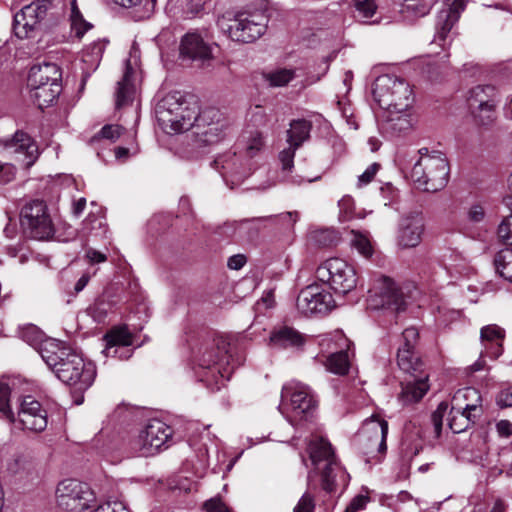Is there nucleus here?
Returning a JSON list of instances; mask_svg holds the SVG:
<instances>
[{
	"label": "nucleus",
	"mask_w": 512,
	"mask_h": 512,
	"mask_svg": "<svg viewBox=\"0 0 512 512\" xmlns=\"http://www.w3.org/2000/svg\"><path fill=\"white\" fill-rule=\"evenodd\" d=\"M496 402L501 408L512 407V386L501 390L497 395Z\"/></svg>",
	"instance_id": "0e129e2a"
},
{
	"label": "nucleus",
	"mask_w": 512,
	"mask_h": 512,
	"mask_svg": "<svg viewBox=\"0 0 512 512\" xmlns=\"http://www.w3.org/2000/svg\"><path fill=\"white\" fill-rule=\"evenodd\" d=\"M18 419L24 429L41 432L47 427V414L32 396H24L19 403Z\"/></svg>",
	"instance_id": "412c9836"
},
{
	"label": "nucleus",
	"mask_w": 512,
	"mask_h": 512,
	"mask_svg": "<svg viewBox=\"0 0 512 512\" xmlns=\"http://www.w3.org/2000/svg\"><path fill=\"white\" fill-rule=\"evenodd\" d=\"M505 330L496 324L481 328L480 339L485 348V354L491 358H498L503 352Z\"/></svg>",
	"instance_id": "a878e982"
},
{
	"label": "nucleus",
	"mask_w": 512,
	"mask_h": 512,
	"mask_svg": "<svg viewBox=\"0 0 512 512\" xmlns=\"http://www.w3.org/2000/svg\"><path fill=\"white\" fill-rule=\"evenodd\" d=\"M481 414L455 411L451 408L448 418V425L454 433L465 431L471 424H474Z\"/></svg>",
	"instance_id": "c9c22d12"
},
{
	"label": "nucleus",
	"mask_w": 512,
	"mask_h": 512,
	"mask_svg": "<svg viewBox=\"0 0 512 512\" xmlns=\"http://www.w3.org/2000/svg\"><path fill=\"white\" fill-rule=\"evenodd\" d=\"M481 395L479 391L472 387H466L458 390L451 400V408L455 411H466L481 414Z\"/></svg>",
	"instance_id": "cd10ccee"
},
{
	"label": "nucleus",
	"mask_w": 512,
	"mask_h": 512,
	"mask_svg": "<svg viewBox=\"0 0 512 512\" xmlns=\"http://www.w3.org/2000/svg\"><path fill=\"white\" fill-rule=\"evenodd\" d=\"M16 169L12 164L0 163V183H8L15 177Z\"/></svg>",
	"instance_id": "680f3d73"
},
{
	"label": "nucleus",
	"mask_w": 512,
	"mask_h": 512,
	"mask_svg": "<svg viewBox=\"0 0 512 512\" xmlns=\"http://www.w3.org/2000/svg\"><path fill=\"white\" fill-rule=\"evenodd\" d=\"M106 44L98 40L90 44L83 52V62L88 64L92 71H95L100 64Z\"/></svg>",
	"instance_id": "ea45409f"
},
{
	"label": "nucleus",
	"mask_w": 512,
	"mask_h": 512,
	"mask_svg": "<svg viewBox=\"0 0 512 512\" xmlns=\"http://www.w3.org/2000/svg\"><path fill=\"white\" fill-rule=\"evenodd\" d=\"M213 166L225 180L230 176L232 181H240L248 174L245 165L234 152L218 156L214 160Z\"/></svg>",
	"instance_id": "393cba45"
},
{
	"label": "nucleus",
	"mask_w": 512,
	"mask_h": 512,
	"mask_svg": "<svg viewBox=\"0 0 512 512\" xmlns=\"http://www.w3.org/2000/svg\"><path fill=\"white\" fill-rule=\"evenodd\" d=\"M36 350L45 363L53 370L64 356L69 355L70 349L61 347L54 340L45 339Z\"/></svg>",
	"instance_id": "473e14b6"
},
{
	"label": "nucleus",
	"mask_w": 512,
	"mask_h": 512,
	"mask_svg": "<svg viewBox=\"0 0 512 512\" xmlns=\"http://www.w3.org/2000/svg\"><path fill=\"white\" fill-rule=\"evenodd\" d=\"M296 306L301 314L310 316L326 314L336 306V303L331 293L320 290L316 285H309L299 293Z\"/></svg>",
	"instance_id": "ddd939ff"
},
{
	"label": "nucleus",
	"mask_w": 512,
	"mask_h": 512,
	"mask_svg": "<svg viewBox=\"0 0 512 512\" xmlns=\"http://www.w3.org/2000/svg\"><path fill=\"white\" fill-rule=\"evenodd\" d=\"M106 347L103 353L106 356H115L117 346H130L133 343L132 335L126 327L114 328L104 336Z\"/></svg>",
	"instance_id": "72a5a7b5"
},
{
	"label": "nucleus",
	"mask_w": 512,
	"mask_h": 512,
	"mask_svg": "<svg viewBox=\"0 0 512 512\" xmlns=\"http://www.w3.org/2000/svg\"><path fill=\"white\" fill-rule=\"evenodd\" d=\"M424 232V220L420 213H409L403 216L398 225L397 245L402 249L418 246Z\"/></svg>",
	"instance_id": "6ab92c4d"
},
{
	"label": "nucleus",
	"mask_w": 512,
	"mask_h": 512,
	"mask_svg": "<svg viewBox=\"0 0 512 512\" xmlns=\"http://www.w3.org/2000/svg\"><path fill=\"white\" fill-rule=\"evenodd\" d=\"M266 81L273 87H281L288 84L294 78V70L280 68L264 75Z\"/></svg>",
	"instance_id": "79ce46f5"
},
{
	"label": "nucleus",
	"mask_w": 512,
	"mask_h": 512,
	"mask_svg": "<svg viewBox=\"0 0 512 512\" xmlns=\"http://www.w3.org/2000/svg\"><path fill=\"white\" fill-rule=\"evenodd\" d=\"M387 115L383 123V129L392 135L400 134L411 129L412 115L411 108L407 110H386Z\"/></svg>",
	"instance_id": "7c9ffc66"
},
{
	"label": "nucleus",
	"mask_w": 512,
	"mask_h": 512,
	"mask_svg": "<svg viewBox=\"0 0 512 512\" xmlns=\"http://www.w3.org/2000/svg\"><path fill=\"white\" fill-rule=\"evenodd\" d=\"M496 95V88L492 85H478L470 90L469 108L483 125L492 121V115L498 102Z\"/></svg>",
	"instance_id": "dca6fc26"
},
{
	"label": "nucleus",
	"mask_w": 512,
	"mask_h": 512,
	"mask_svg": "<svg viewBox=\"0 0 512 512\" xmlns=\"http://www.w3.org/2000/svg\"><path fill=\"white\" fill-rule=\"evenodd\" d=\"M282 399L290 398L292 411L299 416H304L316 407V400L309 386L291 381L285 384L281 393Z\"/></svg>",
	"instance_id": "a211bd4d"
},
{
	"label": "nucleus",
	"mask_w": 512,
	"mask_h": 512,
	"mask_svg": "<svg viewBox=\"0 0 512 512\" xmlns=\"http://www.w3.org/2000/svg\"><path fill=\"white\" fill-rule=\"evenodd\" d=\"M263 147V137L261 133L256 132L247 143L246 152L249 157H253Z\"/></svg>",
	"instance_id": "052dcab7"
},
{
	"label": "nucleus",
	"mask_w": 512,
	"mask_h": 512,
	"mask_svg": "<svg viewBox=\"0 0 512 512\" xmlns=\"http://www.w3.org/2000/svg\"><path fill=\"white\" fill-rule=\"evenodd\" d=\"M315 510V500L313 495L308 492H305L296 506L293 509V512H314Z\"/></svg>",
	"instance_id": "603ef678"
},
{
	"label": "nucleus",
	"mask_w": 512,
	"mask_h": 512,
	"mask_svg": "<svg viewBox=\"0 0 512 512\" xmlns=\"http://www.w3.org/2000/svg\"><path fill=\"white\" fill-rule=\"evenodd\" d=\"M173 430L161 420L150 421L139 435L131 442V449L136 456L155 455L170 440Z\"/></svg>",
	"instance_id": "9b49d317"
},
{
	"label": "nucleus",
	"mask_w": 512,
	"mask_h": 512,
	"mask_svg": "<svg viewBox=\"0 0 512 512\" xmlns=\"http://www.w3.org/2000/svg\"><path fill=\"white\" fill-rule=\"evenodd\" d=\"M9 470L14 474L31 476L35 471L36 467L34 463L26 457L19 456L9 464Z\"/></svg>",
	"instance_id": "c03bdc74"
},
{
	"label": "nucleus",
	"mask_w": 512,
	"mask_h": 512,
	"mask_svg": "<svg viewBox=\"0 0 512 512\" xmlns=\"http://www.w3.org/2000/svg\"><path fill=\"white\" fill-rule=\"evenodd\" d=\"M328 371L337 374L345 375L349 371L350 361L347 350L341 349L338 352L332 353L325 362Z\"/></svg>",
	"instance_id": "58836bf2"
},
{
	"label": "nucleus",
	"mask_w": 512,
	"mask_h": 512,
	"mask_svg": "<svg viewBox=\"0 0 512 512\" xmlns=\"http://www.w3.org/2000/svg\"><path fill=\"white\" fill-rule=\"evenodd\" d=\"M353 6L363 22H367L377 12L378 5L375 0H352Z\"/></svg>",
	"instance_id": "37998d69"
},
{
	"label": "nucleus",
	"mask_w": 512,
	"mask_h": 512,
	"mask_svg": "<svg viewBox=\"0 0 512 512\" xmlns=\"http://www.w3.org/2000/svg\"><path fill=\"white\" fill-rule=\"evenodd\" d=\"M267 16L262 11L226 12L217 19V26L232 41L252 43L266 32Z\"/></svg>",
	"instance_id": "f03ea898"
},
{
	"label": "nucleus",
	"mask_w": 512,
	"mask_h": 512,
	"mask_svg": "<svg viewBox=\"0 0 512 512\" xmlns=\"http://www.w3.org/2000/svg\"><path fill=\"white\" fill-rule=\"evenodd\" d=\"M86 258L90 264L102 263L107 260V257L104 253L97 251L94 248H88L86 250Z\"/></svg>",
	"instance_id": "338daca9"
},
{
	"label": "nucleus",
	"mask_w": 512,
	"mask_h": 512,
	"mask_svg": "<svg viewBox=\"0 0 512 512\" xmlns=\"http://www.w3.org/2000/svg\"><path fill=\"white\" fill-rule=\"evenodd\" d=\"M61 81V71L58 65L54 63H44L33 66L28 76V85L31 88L41 87L50 83Z\"/></svg>",
	"instance_id": "c756f323"
},
{
	"label": "nucleus",
	"mask_w": 512,
	"mask_h": 512,
	"mask_svg": "<svg viewBox=\"0 0 512 512\" xmlns=\"http://www.w3.org/2000/svg\"><path fill=\"white\" fill-rule=\"evenodd\" d=\"M305 343V338L291 327H280L271 332L270 345L275 348H299Z\"/></svg>",
	"instance_id": "2f4dec72"
},
{
	"label": "nucleus",
	"mask_w": 512,
	"mask_h": 512,
	"mask_svg": "<svg viewBox=\"0 0 512 512\" xmlns=\"http://www.w3.org/2000/svg\"><path fill=\"white\" fill-rule=\"evenodd\" d=\"M56 500L63 512H87L97 502L90 487L75 479H66L58 484Z\"/></svg>",
	"instance_id": "0eeeda50"
},
{
	"label": "nucleus",
	"mask_w": 512,
	"mask_h": 512,
	"mask_svg": "<svg viewBox=\"0 0 512 512\" xmlns=\"http://www.w3.org/2000/svg\"><path fill=\"white\" fill-rule=\"evenodd\" d=\"M499 239L507 245H512V215L505 217L498 227Z\"/></svg>",
	"instance_id": "09e8293b"
},
{
	"label": "nucleus",
	"mask_w": 512,
	"mask_h": 512,
	"mask_svg": "<svg viewBox=\"0 0 512 512\" xmlns=\"http://www.w3.org/2000/svg\"><path fill=\"white\" fill-rule=\"evenodd\" d=\"M2 144L9 153L16 155L26 168H30L38 158L39 151L36 142L23 131H16Z\"/></svg>",
	"instance_id": "aec40b11"
},
{
	"label": "nucleus",
	"mask_w": 512,
	"mask_h": 512,
	"mask_svg": "<svg viewBox=\"0 0 512 512\" xmlns=\"http://www.w3.org/2000/svg\"><path fill=\"white\" fill-rule=\"evenodd\" d=\"M399 368L405 373L412 375L423 374V362L415 354L413 349L399 348L397 353Z\"/></svg>",
	"instance_id": "f704fd0d"
},
{
	"label": "nucleus",
	"mask_w": 512,
	"mask_h": 512,
	"mask_svg": "<svg viewBox=\"0 0 512 512\" xmlns=\"http://www.w3.org/2000/svg\"><path fill=\"white\" fill-rule=\"evenodd\" d=\"M374 290V294L369 297L372 308H386L396 312L404 309L403 294L391 278L380 276L376 280Z\"/></svg>",
	"instance_id": "4468645a"
},
{
	"label": "nucleus",
	"mask_w": 512,
	"mask_h": 512,
	"mask_svg": "<svg viewBox=\"0 0 512 512\" xmlns=\"http://www.w3.org/2000/svg\"><path fill=\"white\" fill-rule=\"evenodd\" d=\"M91 27L92 25L86 22L83 18L71 22V29L74 31L75 36L79 39L82 38L85 32Z\"/></svg>",
	"instance_id": "69168bd1"
},
{
	"label": "nucleus",
	"mask_w": 512,
	"mask_h": 512,
	"mask_svg": "<svg viewBox=\"0 0 512 512\" xmlns=\"http://www.w3.org/2000/svg\"><path fill=\"white\" fill-rule=\"evenodd\" d=\"M447 409H448V404L446 402H441L431 416V421L434 426V432H435L436 437H439L441 434L442 425H443V417H444Z\"/></svg>",
	"instance_id": "8fccbe9b"
},
{
	"label": "nucleus",
	"mask_w": 512,
	"mask_h": 512,
	"mask_svg": "<svg viewBox=\"0 0 512 512\" xmlns=\"http://www.w3.org/2000/svg\"><path fill=\"white\" fill-rule=\"evenodd\" d=\"M213 46L197 31L186 33L180 43V55L193 61L205 62L213 58Z\"/></svg>",
	"instance_id": "4be33fe9"
},
{
	"label": "nucleus",
	"mask_w": 512,
	"mask_h": 512,
	"mask_svg": "<svg viewBox=\"0 0 512 512\" xmlns=\"http://www.w3.org/2000/svg\"><path fill=\"white\" fill-rule=\"evenodd\" d=\"M373 96L386 110H407L412 107L413 103L410 85L398 76L391 74H384L376 78Z\"/></svg>",
	"instance_id": "20e7f679"
},
{
	"label": "nucleus",
	"mask_w": 512,
	"mask_h": 512,
	"mask_svg": "<svg viewBox=\"0 0 512 512\" xmlns=\"http://www.w3.org/2000/svg\"><path fill=\"white\" fill-rule=\"evenodd\" d=\"M308 451L312 464L321 474L322 488L332 492L335 489L337 477L344 476L332 445L323 437H317L310 441Z\"/></svg>",
	"instance_id": "39448f33"
},
{
	"label": "nucleus",
	"mask_w": 512,
	"mask_h": 512,
	"mask_svg": "<svg viewBox=\"0 0 512 512\" xmlns=\"http://www.w3.org/2000/svg\"><path fill=\"white\" fill-rule=\"evenodd\" d=\"M203 508L206 512H232L220 498L216 497L207 500Z\"/></svg>",
	"instance_id": "6e6d98bb"
},
{
	"label": "nucleus",
	"mask_w": 512,
	"mask_h": 512,
	"mask_svg": "<svg viewBox=\"0 0 512 512\" xmlns=\"http://www.w3.org/2000/svg\"><path fill=\"white\" fill-rule=\"evenodd\" d=\"M53 372L59 380L69 385H76L80 391L88 389L96 375L91 363H85L81 356L70 350L69 355L59 361Z\"/></svg>",
	"instance_id": "1a4fd4ad"
},
{
	"label": "nucleus",
	"mask_w": 512,
	"mask_h": 512,
	"mask_svg": "<svg viewBox=\"0 0 512 512\" xmlns=\"http://www.w3.org/2000/svg\"><path fill=\"white\" fill-rule=\"evenodd\" d=\"M215 111L217 112L215 116L210 114L204 121H195L196 127L202 128L201 131L196 132L199 143L214 144L225 136L226 123L220 119L219 112Z\"/></svg>",
	"instance_id": "b1692460"
},
{
	"label": "nucleus",
	"mask_w": 512,
	"mask_h": 512,
	"mask_svg": "<svg viewBox=\"0 0 512 512\" xmlns=\"http://www.w3.org/2000/svg\"><path fill=\"white\" fill-rule=\"evenodd\" d=\"M402 337L403 345L400 348L414 349L419 337V332L415 327H409L403 331Z\"/></svg>",
	"instance_id": "5fc2aeb1"
},
{
	"label": "nucleus",
	"mask_w": 512,
	"mask_h": 512,
	"mask_svg": "<svg viewBox=\"0 0 512 512\" xmlns=\"http://www.w3.org/2000/svg\"><path fill=\"white\" fill-rule=\"evenodd\" d=\"M351 245L365 258H370L373 254L374 249L372 243L366 235L358 232L354 233Z\"/></svg>",
	"instance_id": "de8ad7c7"
},
{
	"label": "nucleus",
	"mask_w": 512,
	"mask_h": 512,
	"mask_svg": "<svg viewBox=\"0 0 512 512\" xmlns=\"http://www.w3.org/2000/svg\"><path fill=\"white\" fill-rule=\"evenodd\" d=\"M51 5L50 0H37L24 6L14 16V32L19 38H28L37 28L40 21L45 18L47 10Z\"/></svg>",
	"instance_id": "2eb2a0df"
},
{
	"label": "nucleus",
	"mask_w": 512,
	"mask_h": 512,
	"mask_svg": "<svg viewBox=\"0 0 512 512\" xmlns=\"http://www.w3.org/2000/svg\"><path fill=\"white\" fill-rule=\"evenodd\" d=\"M388 423L385 420L372 416L367 419L358 434V444L363 453L372 455L386 450V437Z\"/></svg>",
	"instance_id": "f8f14e48"
},
{
	"label": "nucleus",
	"mask_w": 512,
	"mask_h": 512,
	"mask_svg": "<svg viewBox=\"0 0 512 512\" xmlns=\"http://www.w3.org/2000/svg\"><path fill=\"white\" fill-rule=\"evenodd\" d=\"M496 430L501 437L512 435V423L508 420H501L496 424Z\"/></svg>",
	"instance_id": "774afa93"
},
{
	"label": "nucleus",
	"mask_w": 512,
	"mask_h": 512,
	"mask_svg": "<svg viewBox=\"0 0 512 512\" xmlns=\"http://www.w3.org/2000/svg\"><path fill=\"white\" fill-rule=\"evenodd\" d=\"M437 0H401V13L407 17L427 15Z\"/></svg>",
	"instance_id": "e433bc0d"
},
{
	"label": "nucleus",
	"mask_w": 512,
	"mask_h": 512,
	"mask_svg": "<svg viewBox=\"0 0 512 512\" xmlns=\"http://www.w3.org/2000/svg\"><path fill=\"white\" fill-rule=\"evenodd\" d=\"M10 388L9 386L0 380V413L9 422H14L15 417L9 405Z\"/></svg>",
	"instance_id": "a18cd8bd"
},
{
	"label": "nucleus",
	"mask_w": 512,
	"mask_h": 512,
	"mask_svg": "<svg viewBox=\"0 0 512 512\" xmlns=\"http://www.w3.org/2000/svg\"><path fill=\"white\" fill-rule=\"evenodd\" d=\"M238 365L240 361L234 359L230 343L224 340L205 347L198 357V366L210 370L216 383L219 377L229 379L231 372Z\"/></svg>",
	"instance_id": "6e6552de"
},
{
	"label": "nucleus",
	"mask_w": 512,
	"mask_h": 512,
	"mask_svg": "<svg viewBox=\"0 0 512 512\" xmlns=\"http://www.w3.org/2000/svg\"><path fill=\"white\" fill-rule=\"evenodd\" d=\"M380 169L378 163L371 164L361 175L358 177V186H364L369 184Z\"/></svg>",
	"instance_id": "13d9d810"
},
{
	"label": "nucleus",
	"mask_w": 512,
	"mask_h": 512,
	"mask_svg": "<svg viewBox=\"0 0 512 512\" xmlns=\"http://www.w3.org/2000/svg\"><path fill=\"white\" fill-rule=\"evenodd\" d=\"M21 227L26 235L37 240L49 239L54 226L47 206L43 201L33 200L23 206L20 212Z\"/></svg>",
	"instance_id": "9d476101"
},
{
	"label": "nucleus",
	"mask_w": 512,
	"mask_h": 512,
	"mask_svg": "<svg viewBox=\"0 0 512 512\" xmlns=\"http://www.w3.org/2000/svg\"><path fill=\"white\" fill-rule=\"evenodd\" d=\"M420 157L413 165L411 179L418 189L436 192L443 189L449 177V164L438 151L429 153L427 148L419 150Z\"/></svg>",
	"instance_id": "7ed1b4c3"
},
{
	"label": "nucleus",
	"mask_w": 512,
	"mask_h": 512,
	"mask_svg": "<svg viewBox=\"0 0 512 512\" xmlns=\"http://www.w3.org/2000/svg\"><path fill=\"white\" fill-rule=\"evenodd\" d=\"M20 335L21 338L34 349H37L45 340L44 334L34 325L24 327L21 330Z\"/></svg>",
	"instance_id": "49530a36"
},
{
	"label": "nucleus",
	"mask_w": 512,
	"mask_h": 512,
	"mask_svg": "<svg viewBox=\"0 0 512 512\" xmlns=\"http://www.w3.org/2000/svg\"><path fill=\"white\" fill-rule=\"evenodd\" d=\"M123 128L119 125H105L100 134L105 139L116 140L122 134Z\"/></svg>",
	"instance_id": "e2e57ef3"
},
{
	"label": "nucleus",
	"mask_w": 512,
	"mask_h": 512,
	"mask_svg": "<svg viewBox=\"0 0 512 512\" xmlns=\"http://www.w3.org/2000/svg\"><path fill=\"white\" fill-rule=\"evenodd\" d=\"M155 114L160 127L166 133L173 134L187 131L195 121H204L217 112L208 109L199 113L195 103L188 102L180 92H171L157 103Z\"/></svg>",
	"instance_id": "f257e3e1"
},
{
	"label": "nucleus",
	"mask_w": 512,
	"mask_h": 512,
	"mask_svg": "<svg viewBox=\"0 0 512 512\" xmlns=\"http://www.w3.org/2000/svg\"><path fill=\"white\" fill-rule=\"evenodd\" d=\"M413 380L403 382L399 400L403 405H409L420 401L429 390L428 375H412Z\"/></svg>",
	"instance_id": "c85d7f7f"
},
{
	"label": "nucleus",
	"mask_w": 512,
	"mask_h": 512,
	"mask_svg": "<svg viewBox=\"0 0 512 512\" xmlns=\"http://www.w3.org/2000/svg\"><path fill=\"white\" fill-rule=\"evenodd\" d=\"M466 3L467 0H446V7L437 15L435 41L443 42L446 40L448 33L465 9Z\"/></svg>",
	"instance_id": "5701e85b"
},
{
	"label": "nucleus",
	"mask_w": 512,
	"mask_h": 512,
	"mask_svg": "<svg viewBox=\"0 0 512 512\" xmlns=\"http://www.w3.org/2000/svg\"><path fill=\"white\" fill-rule=\"evenodd\" d=\"M312 125L305 119L293 120L290 129L287 131V142L289 147L279 153V160L282 170L290 172L293 168V160L296 150L308 140Z\"/></svg>",
	"instance_id": "f3484780"
},
{
	"label": "nucleus",
	"mask_w": 512,
	"mask_h": 512,
	"mask_svg": "<svg viewBox=\"0 0 512 512\" xmlns=\"http://www.w3.org/2000/svg\"><path fill=\"white\" fill-rule=\"evenodd\" d=\"M318 280L329 285V287L340 295L352 292L358 283V276L355 268L346 260L341 258H330L323 262L316 270Z\"/></svg>",
	"instance_id": "423d86ee"
},
{
	"label": "nucleus",
	"mask_w": 512,
	"mask_h": 512,
	"mask_svg": "<svg viewBox=\"0 0 512 512\" xmlns=\"http://www.w3.org/2000/svg\"><path fill=\"white\" fill-rule=\"evenodd\" d=\"M495 265L500 276L512 283V250H501L495 257Z\"/></svg>",
	"instance_id": "a19ab883"
},
{
	"label": "nucleus",
	"mask_w": 512,
	"mask_h": 512,
	"mask_svg": "<svg viewBox=\"0 0 512 512\" xmlns=\"http://www.w3.org/2000/svg\"><path fill=\"white\" fill-rule=\"evenodd\" d=\"M87 512H129L126 506L121 502H116L112 506L110 504L98 505L95 503Z\"/></svg>",
	"instance_id": "bf43d9fd"
},
{
	"label": "nucleus",
	"mask_w": 512,
	"mask_h": 512,
	"mask_svg": "<svg viewBox=\"0 0 512 512\" xmlns=\"http://www.w3.org/2000/svg\"><path fill=\"white\" fill-rule=\"evenodd\" d=\"M314 238L316 239L317 242H319L322 245H331L338 239L337 233L334 230L330 229H323L317 231L315 233Z\"/></svg>",
	"instance_id": "4d7b16f0"
},
{
	"label": "nucleus",
	"mask_w": 512,
	"mask_h": 512,
	"mask_svg": "<svg viewBox=\"0 0 512 512\" xmlns=\"http://www.w3.org/2000/svg\"><path fill=\"white\" fill-rule=\"evenodd\" d=\"M171 2L177 4L184 13L193 15L202 9L205 0H171Z\"/></svg>",
	"instance_id": "3c124183"
},
{
	"label": "nucleus",
	"mask_w": 512,
	"mask_h": 512,
	"mask_svg": "<svg viewBox=\"0 0 512 512\" xmlns=\"http://www.w3.org/2000/svg\"><path fill=\"white\" fill-rule=\"evenodd\" d=\"M485 215L486 209L482 203L472 204L467 211L468 220L473 223H480L484 221Z\"/></svg>",
	"instance_id": "864d4df0"
},
{
	"label": "nucleus",
	"mask_w": 512,
	"mask_h": 512,
	"mask_svg": "<svg viewBox=\"0 0 512 512\" xmlns=\"http://www.w3.org/2000/svg\"><path fill=\"white\" fill-rule=\"evenodd\" d=\"M135 71L130 65V61H126V67L124 74L117 82L116 92H115V105L116 108H121L123 106L129 105L132 103L135 97L136 93V86H135Z\"/></svg>",
	"instance_id": "bb28decb"
},
{
	"label": "nucleus",
	"mask_w": 512,
	"mask_h": 512,
	"mask_svg": "<svg viewBox=\"0 0 512 512\" xmlns=\"http://www.w3.org/2000/svg\"><path fill=\"white\" fill-rule=\"evenodd\" d=\"M34 98L40 108L47 107L53 103L61 93V83H50L41 87L32 88Z\"/></svg>",
	"instance_id": "4c0bfd02"
}]
</instances>
